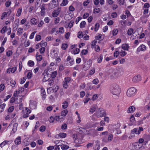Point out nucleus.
I'll use <instances>...</instances> for the list:
<instances>
[{"instance_id":"nucleus-1","label":"nucleus","mask_w":150,"mask_h":150,"mask_svg":"<svg viewBox=\"0 0 150 150\" xmlns=\"http://www.w3.org/2000/svg\"><path fill=\"white\" fill-rule=\"evenodd\" d=\"M110 91L113 95L118 97L121 92V90L118 85L113 84L110 86Z\"/></svg>"},{"instance_id":"nucleus-2","label":"nucleus","mask_w":150,"mask_h":150,"mask_svg":"<svg viewBox=\"0 0 150 150\" xmlns=\"http://www.w3.org/2000/svg\"><path fill=\"white\" fill-rule=\"evenodd\" d=\"M136 89L134 87H131L127 90V96L129 97L134 96L136 93Z\"/></svg>"},{"instance_id":"nucleus-3","label":"nucleus","mask_w":150,"mask_h":150,"mask_svg":"<svg viewBox=\"0 0 150 150\" xmlns=\"http://www.w3.org/2000/svg\"><path fill=\"white\" fill-rule=\"evenodd\" d=\"M96 115L98 117L104 116L106 115L105 112L102 108H100L96 113Z\"/></svg>"},{"instance_id":"nucleus-4","label":"nucleus","mask_w":150,"mask_h":150,"mask_svg":"<svg viewBox=\"0 0 150 150\" xmlns=\"http://www.w3.org/2000/svg\"><path fill=\"white\" fill-rule=\"evenodd\" d=\"M144 129L142 127H139L138 129L137 128H134L132 130L131 133L132 134H139L140 133V132L143 131Z\"/></svg>"},{"instance_id":"nucleus-5","label":"nucleus","mask_w":150,"mask_h":150,"mask_svg":"<svg viewBox=\"0 0 150 150\" xmlns=\"http://www.w3.org/2000/svg\"><path fill=\"white\" fill-rule=\"evenodd\" d=\"M24 112V114L23 115V117L24 118L27 117L29 116V114L31 113V110L27 108H25V110L24 111L23 110Z\"/></svg>"},{"instance_id":"nucleus-6","label":"nucleus","mask_w":150,"mask_h":150,"mask_svg":"<svg viewBox=\"0 0 150 150\" xmlns=\"http://www.w3.org/2000/svg\"><path fill=\"white\" fill-rule=\"evenodd\" d=\"M121 69L114 70L113 71L112 74V78H115L120 76L121 74L119 73V71Z\"/></svg>"},{"instance_id":"nucleus-7","label":"nucleus","mask_w":150,"mask_h":150,"mask_svg":"<svg viewBox=\"0 0 150 150\" xmlns=\"http://www.w3.org/2000/svg\"><path fill=\"white\" fill-rule=\"evenodd\" d=\"M36 102L34 100L30 101V108L32 109H35L36 108Z\"/></svg>"},{"instance_id":"nucleus-8","label":"nucleus","mask_w":150,"mask_h":150,"mask_svg":"<svg viewBox=\"0 0 150 150\" xmlns=\"http://www.w3.org/2000/svg\"><path fill=\"white\" fill-rule=\"evenodd\" d=\"M141 80V76L139 75H138L134 76L132 79V81L134 82H138Z\"/></svg>"},{"instance_id":"nucleus-9","label":"nucleus","mask_w":150,"mask_h":150,"mask_svg":"<svg viewBox=\"0 0 150 150\" xmlns=\"http://www.w3.org/2000/svg\"><path fill=\"white\" fill-rule=\"evenodd\" d=\"M61 8H58L57 10L54 11L52 13V16L53 17H57L59 13Z\"/></svg>"},{"instance_id":"nucleus-10","label":"nucleus","mask_w":150,"mask_h":150,"mask_svg":"<svg viewBox=\"0 0 150 150\" xmlns=\"http://www.w3.org/2000/svg\"><path fill=\"white\" fill-rule=\"evenodd\" d=\"M45 4H43L40 6V8L41 9L40 12L41 16H44L45 14Z\"/></svg>"},{"instance_id":"nucleus-11","label":"nucleus","mask_w":150,"mask_h":150,"mask_svg":"<svg viewBox=\"0 0 150 150\" xmlns=\"http://www.w3.org/2000/svg\"><path fill=\"white\" fill-rule=\"evenodd\" d=\"M146 47L145 45H142L137 48V51L139 52L141 51H144L146 50Z\"/></svg>"},{"instance_id":"nucleus-12","label":"nucleus","mask_w":150,"mask_h":150,"mask_svg":"<svg viewBox=\"0 0 150 150\" xmlns=\"http://www.w3.org/2000/svg\"><path fill=\"white\" fill-rule=\"evenodd\" d=\"M16 69L17 67H13L12 68H9L7 70V72L8 73H10V72L14 73L16 71Z\"/></svg>"},{"instance_id":"nucleus-13","label":"nucleus","mask_w":150,"mask_h":150,"mask_svg":"<svg viewBox=\"0 0 150 150\" xmlns=\"http://www.w3.org/2000/svg\"><path fill=\"white\" fill-rule=\"evenodd\" d=\"M95 143L96 144L94 147V149L95 150H98L100 148L99 141L97 140L96 142Z\"/></svg>"},{"instance_id":"nucleus-14","label":"nucleus","mask_w":150,"mask_h":150,"mask_svg":"<svg viewBox=\"0 0 150 150\" xmlns=\"http://www.w3.org/2000/svg\"><path fill=\"white\" fill-rule=\"evenodd\" d=\"M36 59L38 61H40L42 60V57L41 55L39 54V53L37 52L36 55Z\"/></svg>"},{"instance_id":"nucleus-15","label":"nucleus","mask_w":150,"mask_h":150,"mask_svg":"<svg viewBox=\"0 0 150 150\" xmlns=\"http://www.w3.org/2000/svg\"><path fill=\"white\" fill-rule=\"evenodd\" d=\"M21 137H18L14 141L15 144L16 145L20 144L21 143Z\"/></svg>"},{"instance_id":"nucleus-16","label":"nucleus","mask_w":150,"mask_h":150,"mask_svg":"<svg viewBox=\"0 0 150 150\" xmlns=\"http://www.w3.org/2000/svg\"><path fill=\"white\" fill-rule=\"evenodd\" d=\"M135 109V108L133 106H131L128 108L127 112L128 113L133 112Z\"/></svg>"},{"instance_id":"nucleus-17","label":"nucleus","mask_w":150,"mask_h":150,"mask_svg":"<svg viewBox=\"0 0 150 150\" xmlns=\"http://www.w3.org/2000/svg\"><path fill=\"white\" fill-rule=\"evenodd\" d=\"M67 134L64 133H61L59 134H57L55 136V137L57 138V137L61 138H64L66 137Z\"/></svg>"},{"instance_id":"nucleus-18","label":"nucleus","mask_w":150,"mask_h":150,"mask_svg":"<svg viewBox=\"0 0 150 150\" xmlns=\"http://www.w3.org/2000/svg\"><path fill=\"white\" fill-rule=\"evenodd\" d=\"M96 105H93L90 108L89 110V112L91 113H93L96 110Z\"/></svg>"},{"instance_id":"nucleus-19","label":"nucleus","mask_w":150,"mask_h":150,"mask_svg":"<svg viewBox=\"0 0 150 150\" xmlns=\"http://www.w3.org/2000/svg\"><path fill=\"white\" fill-rule=\"evenodd\" d=\"M129 48L128 45L126 44H123L122 46V48L125 50H128Z\"/></svg>"},{"instance_id":"nucleus-20","label":"nucleus","mask_w":150,"mask_h":150,"mask_svg":"<svg viewBox=\"0 0 150 150\" xmlns=\"http://www.w3.org/2000/svg\"><path fill=\"white\" fill-rule=\"evenodd\" d=\"M10 142V141L8 140H5L2 143L0 144V146L2 148L5 146L6 144H8V143Z\"/></svg>"},{"instance_id":"nucleus-21","label":"nucleus","mask_w":150,"mask_h":150,"mask_svg":"<svg viewBox=\"0 0 150 150\" xmlns=\"http://www.w3.org/2000/svg\"><path fill=\"white\" fill-rule=\"evenodd\" d=\"M41 94L44 100L46 98V94L45 90L44 89H41Z\"/></svg>"},{"instance_id":"nucleus-22","label":"nucleus","mask_w":150,"mask_h":150,"mask_svg":"<svg viewBox=\"0 0 150 150\" xmlns=\"http://www.w3.org/2000/svg\"><path fill=\"white\" fill-rule=\"evenodd\" d=\"M49 79L48 75L47 74H46L44 75V77L42 79V81L44 82H45L48 81Z\"/></svg>"},{"instance_id":"nucleus-23","label":"nucleus","mask_w":150,"mask_h":150,"mask_svg":"<svg viewBox=\"0 0 150 150\" xmlns=\"http://www.w3.org/2000/svg\"><path fill=\"white\" fill-rule=\"evenodd\" d=\"M38 21V20L37 19H35V18H32L30 20V22L33 25H36Z\"/></svg>"},{"instance_id":"nucleus-24","label":"nucleus","mask_w":150,"mask_h":150,"mask_svg":"<svg viewBox=\"0 0 150 150\" xmlns=\"http://www.w3.org/2000/svg\"><path fill=\"white\" fill-rule=\"evenodd\" d=\"M22 8L21 7H20L18 9V10L17 11V13L16 15L17 16L19 17L20 16L22 12Z\"/></svg>"},{"instance_id":"nucleus-25","label":"nucleus","mask_w":150,"mask_h":150,"mask_svg":"<svg viewBox=\"0 0 150 150\" xmlns=\"http://www.w3.org/2000/svg\"><path fill=\"white\" fill-rule=\"evenodd\" d=\"M18 126V124L17 123H15L13 125V127L12 131H13L14 132H15L17 129V127Z\"/></svg>"},{"instance_id":"nucleus-26","label":"nucleus","mask_w":150,"mask_h":150,"mask_svg":"<svg viewBox=\"0 0 150 150\" xmlns=\"http://www.w3.org/2000/svg\"><path fill=\"white\" fill-rule=\"evenodd\" d=\"M68 1L67 0H63L60 6H65L68 3Z\"/></svg>"},{"instance_id":"nucleus-27","label":"nucleus","mask_w":150,"mask_h":150,"mask_svg":"<svg viewBox=\"0 0 150 150\" xmlns=\"http://www.w3.org/2000/svg\"><path fill=\"white\" fill-rule=\"evenodd\" d=\"M68 112V111L66 109L62 111L61 112V115L62 116H65L67 114Z\"/></svg>"},{"instance_id":"nucleus-28","label":"nucleus","mask_w":150,"mask_h":150,"mask_svg":"<svg viewBox=\"0 0 150 150\" xmlns=\"http://www.w3.org/2000/svg\"><path fill=\"white\" fill-rule=\"evenodd\" d=\"M63 104L62 107V108L64 109L66 108L68 105V103L66 101H65L64 103H63Z\"/></svg>"},{"instance_id":"nucleus-29","label":"nucleus","mask_w":150,"mask_h":150,"mask_svg":"<svg viewBox=\"0 0 150 150\" xmlns=\"http://www.w3.org/2000/svg\"><path fill=\"white\" fill-rule=\"evenodd\" d=\"M59 89V87L58 86L54 85L53 86L52 90L54 92H56Z\"/></svg>"},{"instance_id":"nucleus-30","label":"nucleus","mask_w":150,"mask_h":150,"mask_svg":"<svg viewBox=\"0 0 150 150\" xmlns=\"http://www.w3.org/2000/svg\"><path fill=\"white\" fill-rule=\"evenodd\" d=\"M134 31V30L132 28H129V29L127 31V34L129 35H131L132 33H133Z\"/></svg>"},{"instance_id":"nucleus-31","label":"nucleus","mask_w":150,"mask_h":150,"mask_svg":"<svg viewBox=\"0 0 150 150\" xmlns=\"http://www.w3.org/2000/svg\"><path fill=\"white\" fill-rule=\"evenodd\" d=\"M119 53L121 57H123L126 54L127 52L124 51L122 50Z\"/></svg>"},{"instance_id":"nucleus-32","label":"nucleus","mask_w":150,"mask_h":150,"mask_svg":"<svg viewBox=\"0 0 150 150\" xmlns=\"http://www.w3.org/2000/svg\"><path fill=\"white\" fill-rule=\"evenodd\" d=\"M28 65L30 67H33L34 65V63L33 61L31 60H29L28 63Z\"/></svg>"},{"instance_id":"nucleus-33","label":"nucleus","mask_w":150,"mask_h":150,"mask_svg":"<svg viewBox=\"0 0 150 150\" xmlns=\"http://www.w3.org/2000/svg\"><path fill=\"white\" fill-rule=\"evenodd\" d=\"M103 59V55L101 54L98 59V62L100 63L101 62Z\"/></svg>"},{"instance_id":"nucleus-34","label":"nucleus","mask_w":150,"mask_h":150,"mask_svg":"<svg viewBox=\"0 0 150 150\" xmlns=\"http://www.w3.org/2000/svg\"><path fill=\"white\" fill-rule=\"evenodd\" d=\"M74 23V21H70L68 23V26L70 28H71L73 26Z\"/></svg>"},{"instance_id":"nucleus-35","label":"nucleus","mask_w":150,"mask_h":150,"mask_svg":"<svg viewBox=\"0 0 150 150\" xmlns=\"http://www.w3.org/2000/svg\"><path fill=\"white\" fill-rule=\"evenodd\" d=\"M7 28V27L6 26H4L1 30V32L2 33H5Z\"/></svg>"},{"instance_id":"nucleus-36","label":"nucleus","mask_w":150,"mask_h":150,"mask_svg":"<svg viewBox=\"0 0 150 150\" xmlns=\"http://www.w3.org/2000/svg\"><path fill=\"white\" fill-rule=\"evenodd\" d=\"M118 32V30L117 29H115L113 30L112 31V33L113 36H115L117 35Z\"/></svg>"},{"instance_id":"nucleus-37","label":"nucleus","mask_w":150,"mask_h":150,"mask_svg":"<svg viewBox=\"0 0 150 150\" xmlns=\"http://www.w3.org/2000/svg\"><path fill=\"white\" fill-rule=\"evenodd\" d=\"M99 80L98 79L96 78V79H94L93 80L92 83L94 84L97 85L99 83Z\"/></svg>"},{"instance_id":"nucleus-38","label":"nucleus","mask_w":150,"mask_h":150,"mask_svg":"<svg viewBox=\"0 0 150 150\" xmlns=\"http://www.w3.org/2000/svg\"><path fill=\"white\" fill-rule=\"evenodd\" d=\"M136 146L135 145H134L133 144H132L130 145L129 146V149L131 150H134V149H136Z\"/></svg>"},{"instance_id":"nucleus-39","label":"nucleus","mask_w":150,"mask_h":150,"mask_svg":"<svg viewBox=\"0 0 150 150\" xmlns=\"http://www.w3.org/2000/svg\"><path fill=\"white\" fill-rule=\"evenodd\" d=\"M57 72L56 71H54L52 73V74H51V76L52 78H54L57 75Z\"/></svg>"},{"instance_id":"nucleus-40","label":"nucleus","mask_w":150,"mask_h":150,"mask_svg":"<svg viewBox=\"0 0 150 150\" xmlns=\"http://www.w3.org/2000/svg\"><path fill=\"white\" fill-rule=\"evenodd\" d=\"M41 47H46L47 45L46 42H44L43 41H42L40 43Z\"/></svg>"},{"instance_id":"nucleus-41","label":"nucleus","mask_w":150,"mask_h":150,"mask_svg":"<svg viewBox=\"0 0 150 150\" xmlns=\"http://www.w3.org/2000/svg\"><path fill=\"white\" fill-rule=\"evenodd\" d=\"M68 47V45L67 44L64 43L62 45V48L63 50H66Z\"/></svg>"},{"instance_id":"nucleus-42","label":"nucleus","mask_w":150,"mask_h":150,"mask_svg":"<svg viewBox=\"0 0 150 150\" xmlns=\"http://www.w3.org/2000/svg\"><path fill=\"white\" fill-rule=\"evenodd\" d=\"M86 24V22L85 21H82L80 24V27L82 28L84 27V25Z\"/></svg>"},{"instance_id":"nucleus-43","label":"nucleus","mask_w":150,"mask_h":150,"mask_svg":"<svg viewBox=\"0 0 150 150\" xmlns=\"http://www.w3.org/2000/svg\"><path fill=\"white\" fill-rule=\"evenodd\" d=\"M71 79L70 77H66L64 79V82L67 83H69V81H71Z\"/></svg>"},{"instance_id":"nucleus-44","label":"nucleus","mask_w":150,"mask_h":150,"mask_svg":"<svg viewBox=\"0 0 150 150\" xmlns=\"http://www.w3.org/2000/svg\"><path fill=\"white\" fill-rule=\"evenodd\" d=\"M102 141L103 142H104L105 143H106L109 142V141L108 140V139H107V137H104L103 138Z\"/></svg>"},{"instance_id":"nucleus-45","label":"nucleus","mask_w":150,"mask_h":150,"mask_svg":"<svg viewBox=\"0 0 150 150\" xmlns=\"http://www.w3.org/2000/svg\"><path fill=\"white\" fill-rule=\"evenodd\" d=\"M99 27V24L98 23H96L95 24V31H97Z\"/></svg>"},{"instance_id":"nucleus-46","label":"nucleus","mask_w":150,"mask_h":150,"mask_svg":"<svg viewBox=\"0 0 150 150\" xmlns=\"http://www.w3.org/2000/svg\"><path fill=\"white\" fill-rule=\"evenodd\" d=\"M45 127L44 126H42L40 128V131L41 132H43L45 129Z\"/></svg>"},{"instance_id":"nucleus-47","label":"nucleus","mask_w":150,"mask_h":150,"mask_svg":"<svg viewBox=\"0 0 150 150\" xmlns=\"http://www.w3.org/2000/svg\"><path fill=\"white\" fill-rule=\"evenodd\" d=\"M12 52L11 50H8L6 53V55L8 57H10L12 54Z\"/></svg>"},{"instance_id":"nucleus-48","label":"nucleus","mask_w":150,"mask_h":150,"mask_svg":"<svg viewBox=\"0 0 150 150\" xmlns=\"http://www.w3.org/2000/svg\"><path fill=\"white\" fill-rule=\"evenodd\" d=\"M69 148V146L63 145V146L61 147V148L62 150H66L68 149Z\"/></svg>"},{"instance_id":"nucleus-49","label":"nucleus","mask_w":150,"mask_h":150,"mask_svg":"<svg viewBox=\"0 0 150 150\" xmlns=\"http://www.w3.org/2000/svg\"><path fill=\"white\" fill-rule=\"evenodd\" d=\"M36 33V31H34L32 32L30 36V39H32L33 38L34 35Z\"/></svg>"},{"instance_id":"nucleus-50","label":"nucleus","mask_w":150,"mask_h":150,"mask_svg":"<svg viewBox=\"0 0 150 150\" xmlns=\"http://www.w3.org/2000/svg\"><path fill=\"white\" fill-rule=\"evenodd\" d=\"M45 51V47H42L40 49V52L41 54L43 53Z\"/></svg>"},{"instance_id":"nucleus-51","label":"nucleus","mask_w":150,"mask_h":150,"mask_svg":"<svg viewBox=\"0 0 150 150\" xmlns=\"http://www.w3.org/2000/svg\"><path fill=\"white\" fill-rule=\"evenodd\" d=\"M63 86L64 88H67L68 86V84L67 83L64 81L63 83Z\"/></svg>"},{"instance_id":"nucleus-52","label":"nucleus","mask_w":150,"mask_h":150,"mask_svg":"<svg viewBox=\"0 0 150 150\" xmlns=\"http://www.w3.org/2000/svg\"><path fill=\"white\" fill-rule=\"evenodd\" d=\"M108 140L109 141V142H110L113 139V136L112 134H111L108 136Z\"/></svg>"},{"instance_id":"nucleus-53","label":"nucleus","mask_w":150,"mask_h":150,"mask_svg":"<svg viewBox=\"0 0 150 150\" xmlns=\"http://www.w3.org/2000/svg\"><path fill=\"white\" fill-rule=\"evenodd\" d=\"M23 29L22 28H19L18 29L17 33L19 35H20L23 33Z\"/></svg>"},{"instance_id":"nucleus-54","label":"nucleus","mask_w":150,"mask_h":150,"mask_svg":"<svg viewBox=\"0 0 150 150\" xmlns=\"http://www.w3.org/2000/svg\"><path fill=\"white\" fill-rule=\"evenodd\" d=\"M98 98V97L97 96V94H95L93 96V97L91 98V99L92 100H95L96 99Z\"/></svg>"},{"instance_id":"nucleus-55","label":"nucleus","mask_w":150,"mask_h":150,"mask_svg":"<svg viewBox=\"0 0 150 150\" xmlns=\"http://www.w3.org/2000/svg\"><path fill=\"white\" fill-rule=\"evenodd\" d=\"M32 76V72H29L27 74V77L28 79H30Z\"/></svg>"},{"instance_id":"nucleus-56","label":"nucleus","mask_w":150,"mask_h":150,"mask_svg":"<svg viewBox=\"0 0 150 150\" xmlns=\"http://www.w3.org/2000/svg\"><path fill=\"white\" fill-rule=\"evenodd\" d=\"M67 125L66 124H63L61 127V128L62 129H67Z\"/></svg>"},{"instance_id":"nucleus-57","label":"nucleus","mask_w":150,"mask_h":150,"mask_svg":"<svg viewBox=\"0 0 150 150\" xmlns=\"http://www.w3.org/2000/svg\"><path fill=\"white\" fill-rule=\"evenodd\" d=\"M80 52V49L79 48H76L74 51V54H78Z\"/></svg>"},{"instance_id":"nucleus-58","label":"nucleus","mask_w":150,"mask_h":150,"mask_svg":"<svg viewBox=\"0 0 150 150\" xmlns=\"http://www.w3.org/2000/svg\"><path fill=\"white\" fill-rule=\"evenodd\" d=\"M41 39V36L40 35H37L35 37V40L38 41L40 40Z\"/></svg>"},{"instance_id":"nucleus-59","label":"nucleus","mask_w":150,"mask_h":150,"mask_svg":"<svg viewBox=\"0 0 150 150\" xmlns=\"http://www.w3.org/2000/svg\"><path fill=\"white\" fill-rule=\"evenodd\" d=\"M100 11L99 8H95L94 9L93 12L94 13H99Z\"/></svg>"},{"instance_id":"nucleus-60","label":"nucleus","mask_w":150,"mask_h":150,"mask_svg":"<svg viewBox=\"0 0 150 150\" xmlns=\"http://www.w3.org/2000/svg\"><path fill=\"white\" fill-rule=\"evenodd\" d=\"M88 52V51L87 50H83L82 51L81 53L83 55H86L87 54Z\"/></svg>"},{"instance_id":"nucleus-61","label":"nucleus","mask_w":150,"mask_h":150,"mask_svg":"<svg viewBox=\"0 0 150 150\" xmlns=\"http://www.w3.org/2000/svg\"><path fill=\"white\" fill-rule=\"evenodd\" d=\"M54 121V117L51 116L50 117V119H49V121L51 123H52Z\"/></svg>"},{"instance_id":"nucleus-62","label":"nucleus","mask_w":150,"mask_h":150,"mask_svg":"<svg viewBox=\"0 0 150 150\" xmlns=\"http://www.w3.org/2000/svg\"><path fill=\"white\" fill-rule=\"evenodd\" d=\"M11 4V2L10 1H8L5 3V5L7 7H8L10 6Z\"/></svg>"},{"instance_id":"nucleus-63","label":"nucleus","mask_w":150,"mask_h":150,"mask_svg":"<svg viewBox=\"0 0 150 150\" xmlns=\"http://www.w3.org/2000/svg\"><path fill=\"white\" fill-rule=\"evenodd\" d=\"M117 14L116 12H114L112 13L111 16L113 18H116L117 17Z\"/></svg>"},{"instance_id":"nucleus-64","label":"nucleus","mask_w":150,"mask_h":150,"mask_svg":"<svg viewBox=\"0 0 150 150\" xmlns=\"http://www.w3.org/2000/svg\"><path fill=\"white\" fill-rule=\"evenodd\" d=\"M44 22L42 21L41 20L40 21V22L38 24V26L39 27H40L42 26Z\"/></svg>"}]
</instances>
